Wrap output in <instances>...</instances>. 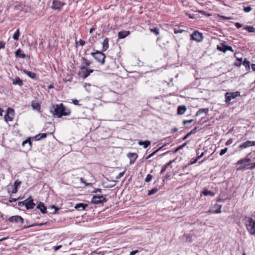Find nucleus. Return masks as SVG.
<instances>
[{
    "instance_id": "c03bdc74",
    "label": "nucleus",
    "mask_w": 255,
    "mask_h": 255,
    "mask_svg": "<svg viewBox=\"0 0 255 255\" xmlns=\"http://www.w3.org/2000/svg\"><path fill=\"white\" fill-rule=\"evenodd\" d=\"M194 121L193 119L189 120H186L183 121V124L186 125V124H190L192 123Z\"/></svg>"
},
{
    "instance_id": "423d86ee",
    "label": "nucleus",
    "mask_w": 255,
    "mask_h": 255,
    "mask_svg": "<svg viewBox=\"0 0 255 255\" xmlns=\"http://www.w3.org/2000/svg\"><path fill=\"white\" fill-rule=\"evenodd\" d=\"M14 117V110L10 108H8L6 110V114L4 116V121L6 122H11L13 120Z\"/></svg>"
},
{
    "instance_id": "4468645a",
    "label": "nucleus",
    "mask_w": 255,
    "mask_h": 255,
    "mask_svg": "<svg viewBox=\"0 0 255 255\" xmlns=\"http://www.w3.org/2000/svg\"><path fill=\"white\" fill-rule=\"evenodd\" d=\"M255 168V162L250 164L245 165L237 168V170H253Z\"/></svg>"
},
{
    "instance_id": "69168bd1",
    "label": "nucleus",
    "mask_w": 255,
    "mask_h": 255,
    "mask_svg": "<svg viewBox=\"0 0 255 255\" xmlns=\"http://www.w3.org/2000/svg\"><path fill=\"white\" fill-rule=\"evenodd\" d=\"M17 189L16 188V187H14L13 188L12 190L11 191V192H12V193H16V192H17Z\"/></svg>"
},
{
    "instance_id": "7ed1b4c3",
    "label": "nucleus",
    "mask_w": 255,
    "mask_h": 255,
    "mask_svg": "<svg viewBox=\"0 0 255 255\" xmlns=\"http://www.w3.org/2000/svg\"><path fill=\"white\" fill-rule=\"evenodd\" d=\"M245 225L249 233L251 235H255V220L252 218H248Z\"/></svg>"
},
{
    "instance_id": "09e8293b",
    "label": "nucleus",
    "mask_w": 255,
    "mask_h": 255,
    "mask_svg": "<svg viewBox=\"0 0 255 255\" xmlns=\"http://www.w3.org/2000/svg\"><path fill=\"white\" fill-rule=\"evenodd\" d=\"M175 161V160L173 159V160H171L170 161H169V162H168L167 163H166V164H165V165L166 166V167L168 168V167H169L172 163H173Z\"/></svg>"
},
{
    "instance_id": "412c9836",
    "label": "nucleus",
    "mask_w": 255,
    "mask_h": 255,
    "mask_svg": "<svg viewBox=\"0 0 255 255\" xmlns=\"http://www.w3.org/2000/svg\"><path fill=\"white\" fill-rule=\"evenodd\" d=\"M239 53H235V57H236L237 62L234 63V65L236 66L237 67H240L242 63V58H238L236 56L237 55L239 54Z\"/></svg>"
},
{
    "instance_id": "c9c22d12",
    "label": "nucleus",
    "mask_w": 255,
    "mask_h": 255,
    "mask_svg": "<svg viewBox=\"0 0 255 255\" xmlns=\"http://www.w3.org/2000/svg\"><path fill=\"white\" fill-rule=\"evenodd\" d=\"M128 157L130 158V164H131V159L133 158V161H134L137 158V155L135 153H129V155L128 156ZM133 162L134 161H133Z\"/></svg>"
},
{
    "instance_id": "f8f14e48",
    "label": "nucleus",
    "mask_w": 255,
    "mask_h": 255,
    "mask_svg": "<svg viewBox=\"0 0 255 255\" xmlns=\"http://www.w3.org/2000/svg\"><path fill=\"white\" fill-rule=\"evenodd\" d=\"M255 146V141H252L250 140H248L245 142L241 144L239 146V148L243 149L246 148L250 146Z\"/></svg>"
},
{
    "instance_id": "13d9d810",
    "label": "nucleus",
    "mask_w": 255,
    "mask_h": 255,
    "mask_svg": "<svg viewBox=\"0 0 255 255\" xmlns=\"http://www.w3.org/2000/svg\"><path fill=\"white\" fill-rule=\"evenodd\" d=\"M138 252V250H134V251H131L130 254H129V255H134L135 254H136V253H137Z\"/></svg>"
},
{
    "instance_id": "20e7f679",
    "label": "nucleus",
    "mask_w": 255,
    "mask_h": 255,
    "mask_svg": "<svg viewBox=\"0 0 255 255\" xmlns=\"http://www.w3.org/2000/svg\"><path fill=\"white\" fill-rule=\"evenodd\" d=\"M81 71L79 75L83 79H86L91 73L93 72V70L88 68L85 66H81L80 67Z\"/></svg>"
},
{
    "instance_id": "f3484780",
    "label": "nucleus",
    "mask_w": 255,
    "mask_h": 255,
    "mask_svg": "<svg viewBox=\"0 0 255 255\" xmlns=\"http://www.w3.org/2000/svg\"><path fill=\"white\" fill-rule=\"evenodd\" d=\"M130 34L129 31H121L118 33V38L119 39L125 38Z\"/></svg>"
},
{
    "instance_id": "6ab92c4d",
    "label": "nucleus",
    "mask_w": 255,
    "mask_h": 255,
    "mask_svg": "<svg viewBox=\"0 0 255 255\" xmlns=\"http://www.w3.org/2000/svg\"><path fill=\"white\" fill-rule=\"evenodd\" d=\"M37 208L39 209L42 213H45L47 209L46 207L42 202H40L37 206Z\"/></svg>"
},
{
    "instance_id": "aec40b11",
    "label": "nucleus",
    "mask_w": 255,
    "mask_h": 255,
    "mask_svg": "<svg viewBox=\"0 0 255 255\" xmlns=\"http://www.w3.org/2000/svg\"><path fill=\"white\" fill-rule=\"evenodd\" d=\"M109 39L106 38L102 43V51H106L109 48Z\"/></svg>"
},
{
    "instance_id": "052dcab7",
    "label": "nucleus",
    "mask_w": 255,
    "mask_h": 255,
    "mask_svg": "<svg viewBox=\"0 0 255 255\" xmlns=\"http://www.w3.org/2000/svg\"><path fill=\"white\" fill-rule=\"evenodd\" d=\"M40 135V136L41 137L42 139L44 138L47 136V133H39Z\"/></svg>"
},
{
    "instance_id": "2eb2a0df",
    "label": "nucleus",
    "mask_w": 255,
    "mask_h": 255,
    "mask_svg": "<svg viewBox=\"0 0 255 255\" xmlns=\"http://www.w3.org/2000/svg\"><path fill=\"white\" fill-rule=\"evenodd\" d=\"M21 71L22 73H23L24 74L27 75L30 78L32 79H37L36 75L35 73H34L33 72L28 71L27 70H26L25 69H22Z\"/></svg>"
},
{
    "instance_id": "f03ea898",
    "label": "nucleus",
    "mask_w": 255,
    "mask_h": 255,
    "mask_svg": "<svg viewBox=\"0 0 255 255\" xmlns=\"http://www.w3.org/2000/svg\"><path fill=\"white\" fill-rule=\"evenodd\" d=\"M91 55L94 58L101 64H104L105 62L106 55L103 51L96 50L95 52H91Z\"/></svg>"
},
{
    "instance_id": "393cba45",
    "label": "nucleus",
    "mask_w": 255,
    "mask_h": 255,
    "mask_svg": "<svg viewBox=\"0 0 255 255\" xmlns=\"http://www.w3.org/2000/svg\"><path fill=\"white\" fill-rule=\"evenodd\" d=\"M209 112L208 108L200 109L196 113V116H199L202 113L207 114Z\"/></svg>"
},
{
    "instance_id": "72a5a7b5",
    "label": "nucleus",
    "mask_w": 255,
    "mask_h": 255,
    "mask_svg": "<svg viewBox=\"0 0 255 255\" xmlns=\"http://www.w3.org/2000/svg\"><path fill=\"white\" fill-rule=\"evenodd\" d=\"M82 62L83 64H84L86 66H89L91 64V62L89 60H88L86 58L82 57Z\"/></svg>"
},
{
    "instance_id": "ea45409f",
    "label": "nucleus",
    "mask_w": 255,
    "mask_h": 255,
    "mask_svg": "<svg viewBox=\"0 0 255 255\" xmlns=\"http://www.w3.org/2000/svg\"><path fill=\"white\" fill-rule=\"evenodd\" d=\"M228 148H225L224 149H222L220 152V155L221 156L225 154V153L227 151Z\"/></svg>"
},
{
    "instance_id": "58836bf2",
    "label": "nucleus",
    "mask_w": 255,
    "mask_h": 255,
    "mask_svg": "<svg viewBox=\"0 0 255 255\" xmlns=\"http://www.w3.org/2000/svg\"><path fill=\"white\" fill-rule=\"evenodd\" d=\"M186 145V143H183L182 145L178 146L177 148L175 149V150L173 151V153H176L178 151H179L180 149H182Z\"/></svg>"
},
{
    "instance_id": "0eeeda50",
    "label": "nucleus",
    "mask_w": 255,
    "mask_h": 255,
    "mask_svg": "<svg viewBox=\"0 0 255 255\" xmlns=\"http://www.w3.org/2000/svg\"><path fill=\"white\" fill-rule=\"evenodd\" d=\"M106 201L107 199L103 195L94 196L91 199V202L95 204L103 203Z\"/></svg>"
},
{
    "instance_id": "1a4fd4ad",
    "label": "nucleus",
    "mask_w": 255,
    "mask_h": 255,
    "mask_svg": "<svg viewBox=\"0 0 255 255\" xmlns=\"http://www.w3.org/2000/svg\"><path fill=\"white\" fill-rule=\"evenodd\" d=\"M190 36L191 39L197 42H201L203 40L202 34L198 31H194Z\"/></svg>"
},
{
    "instance_id": "0e129e2a",
    "label": "nucleus",
    "mask_w": 255,
    "mask_h": 255,
    "mask_svg": "<svg viewBox=\"0 0 255 255\" xmlns=\"http://www.w3.org/2000/svg\"><path fill=\"white\" fill-rule=\"evenodd\" d=\"M20 182L18 183L17 182L15 181L14 184V187H16V188L17 189L18 186L20 185Z\"/></svg>"
},
{
    "instance_id": "ddd939ff",
    "label": "nucleus",
    "mask_w": 255,
    "mask_h": 255,
    "mask_svg": "<svg viewBox=\"0 0 255 255\" xmlns=\"http://www.w3.org/2000/svg\"><path fill=\"white\" fill-rule=\"evenodd\" d=\"M218 207V210H209L207 211H206L205 213L207 214H219L222 212L221 208L222 206L221 205H218L217 204H216L214 205V207Z\"/></svg>"
},
{
    "instance_id": "7c9ffc66",
    "label": "nucleus",
    "mask_w": 255,
    "mask_h": 255,
    "mask_svg": "<svg viewBox=\"0 0 255 255\" xmlns=\"http://www.w3.org/2000/svg\"><path fill=\"white\" fill-rule=\"evenodd\" d=\"M20 35V32L18 29L16 30V31L14 32V33L13 35V38L15 40H17L19 39V37Z\"/></svg>"
},
{
    "instance_id": "f704fd0d",
    "label": "nucleus",
    "mask_w": 255,
    "mask_h": 255,
    "mask_svg": "<svg viewBox=\"0 0 255 255\" xmlns=\"http://www.w3.org/2000/svg\"><path fill=\"white\" fill-rule=\"evenodd\" d=\"M157 191H158V189L156 188H153L151 190L148 191L147 195L148 196L152 195L156 193Z\"/></svg>"
},
{
    "instance_id": "5701e85b",
    "label": "nucleus",
    "mask_w": 255,
    "mask_h": 255,
    "mask_svg": "<svg viewBox=\"0 0 255 255\" xmlns=\"http://www.w3.org/2000/svg\"><path fill=\"white\" fill-rule=\"evenodd\" d=\"M12 84L18 85L21 87L23 85V82L19 77H17L15 79H13Z\"/></svg>"
},
{
    "instance_id": "bb28decb",
    "label": "nucleus",
    "mask_w": 255,
    "mask_h": 255,
    "mask_svg": "<svg viewBox=\"0 0 255 255\" xmlns=\"http://www.w3.org/2000/svg\"><path fill=\"white\" fill-rule=\"evenodd\" d=\"M244 29L247 30L249 32H255V28L252 26L246 25L244 27Z\"/></svg>"
},
{
    "instance_id": "a19ab883",
    "label": "nucleus",
    "mask_w": 255,
    "mask_h": 255,
    "mask_svg": "<svg viewBox=\"0 0 255 255\" xmlns=\"http://www.w3.org/2000/svg\"><path fill=\"white\" fill-rule=\"evenodd\" d=\"M5 42L0 41V49L5 48Z\"/></svg>"
},
{
    "instance_id": "f257e3e1",
    "label": "nucleus",
    "mask_w": 255,
    "mask_h": 255,
    "mask_svg": "<svg viewBox=\"0 0 255 255\" xmlns=\"http://www.w3.org/2000/svg\"><path fill=\"white\" fill-rule=\"evenodd\" d=\"M53 111L51 110V112L58 118L69 116L71 113L70 110L66 109L62 103L53 105Z\"/></svg>"
},
{
    "instance_id": "6e6552de",
    "label": "nucleus",
    "mask_w": 255,
    "mask_h": 255,
    "mask_svg": "<svg viewBox=\"0 0 255 255\" xmlns=\"http://www.w3.org/2000/svg\"><path fill=\"white\" fill-rule=\"evenodd\" d=\"M64 4V2L59 0H53L51 8L53 9L60 10Z\"/></svg>"
},
{
    "instance_id": "4be33fe9",
    "label": "nucleus",
    "mask_w": 255,
    "mask_h": 255,
    "mask_svg": "<svg viewBox=\"0 0 255 255\" xmlns=\"http://www.w3.org/2000/svg\"><path fill=\"white\" fill-rule=\"evenodd\" d=\"M21 50L20 49H17L15 52V57H18V58H26V55L24 53H21Z\"/></svg>"
},
{
    "instance_id": "4c0bfd02",
    "label": "nucleus",
    "mask_w": 255,
    "mask_h": 255,
    "mask_svg": "<svg viewBox=\"0 0 255 255\" xmlns=\"http://www.w3.org/2000/svg\"><path fill=\"white\" fill-rule=\"evenodd\" d=\"M152 178H153V176L151 174H147L145 179V182H150L152 179Z\"/></svg>"
},
{
    "instance_id": "680f3d73",
    "label": "nucleus",
    "mask_w": 255,
    "mask_h": 255,
    "mask_svg": "<svg viewBox=\"0 0 255 255\" xmlns=\"http://www.w3.org/2000/svg\"><path fill=\"white\" fill-rule=\"evenodd\" d=\"M124 173H125L124 172L120 173L117 177V178L119 179V178H120L121 177H122V176H123L124 175Z\"/></svg>"
},
{
    "instance_id": "49530a36",
    "label": "nucleus",
    "mask_w": 255,
    "mask_h": 255,
    "mask_svg": "<svg viewBox=\"0 0 255 255\" xmlns=\"http://www.w3.org/2000/svg\"><path fill=\"white\" fill-rule=\"evenodd\" d=\"M197 128L195 127L194 128H193L192 130H191L189 133L190 134H195L197 132Z\"/></svg>"
},
{
    "instance_id": "a18cd8bd",
    "label": "nucleus",
    "mask_w": 255,
    "mask_h": 255,
    "mask_svg": "<svg viewBox=\"0 0 255 255\" xmlns=\"http://www.w3.org/2000/svg\"><path fill=\"white\" fill-rule=\"evenodd\" d=\"M34 138L35 140H39L42 139L41 137L40 136V134H38L35 135L34 137Z\"/></svg>"
},
{
    "instance_id": "5fc2aeb1",
    "label": "nucleus",
    "mask_w": 255,
    "mask_h": 255,
    "mask_svg": "<svg viewBox=\"0 0 255 255\" xmlns=\"http://www.w3.org/2000/svg\"><path fill=\"white\" fill-rule=\"evenodd\" d=\"M183 31H184V30L181 29H174V33L176 34L178 33H182Z\"/></svg>"
},
{
    "instance_id": "9b49d317",
    "label": "nucleus",
    "mask_w": 255,
    "mask_h": 255,
    "mask_svg": "<svg viewBox=\"0 0 255 255\" xmlns=\"http://www.w3.org/2000/svg\"><path fill=\"white\" fill-rule=\"evenodd\" d=\"M8 221L9 222L12 223H19L21 222V223H23V219L19 216H13L9 217L8 219Z\"/></svg>"
},
{
    "instance_id": "e2e57ef3",
    "label": "nucleus",
    "mask_w": 255,
    "mask_h": 255,
    "mask_svg": "<svg viewBox=\"0 0 255 255\" xmlns=\"http://www.w3.org/2000/svg\"><path fill=\"white\" fill-rule=\"evenodd\" d=\"M191 135L190 133L189 132L183 138V140H185V139H186L188 137H189V136Z\"/></svg>"
},
{
    "instance_id": "39448f33",
    "label": "nucleus",
    "mask_w": 255,
    "mask_h": 255,
    "mask_svg": "<svg viewBox=\"0 0 255 255\" xmlns=\"http://www.w3.org/2000/svg\"><path fill=\"white\" fill-rule=\"evenodd\" d=\"M240 95V92L239 91L232 92V93H229L227 92L225 94V102L227 103H230V101L232 99H234L236 98L237 97L239 96Z\"/></svg>"
},
{
    "instance_id": "c756f323",
    "label": "nucleus",
    "mask_w": 255,
    "mask_h": 255,
    "mask_svg": "<svg viewBox=\"0 0 255 255\" xmlns=\"http://www.w3.org/2000/svg\"><path fill=\"white\" fill-rule=\"evenodd\" d=\"M203 193L205 196H210L212 197H213L215 196V193L214 192H213L211 191L207 190H205L203 192Z\"/></svg>"
},
{
    "instance_id": "bf43d9fd",
    "label": "nucleus",
    "mask_w": 255,
    "mask_h": 255,
    "mask_svg": "<svg viewBox=\"0 0 255 255\" xmlns=\"http://www.w3.org/2000/svg\"><path fill=\"white\" fill-rule=\"evenodd\" d=\"M25 200L23 201H22V202H19L18 203V206H25Z\"/></svg>"
},
{
    "instance_id": "a211bd4d",
    "label": "nucleus",
    "mask_w": 255,
    "mask_h": 255,
    "mask_svg": "<svg viewBox=\"0 0 255 255\" xmlns=\"http://www.w3.org/2000/svg\"><path fill=\"white\" fill-rule=\"evenodd\" d=\"M187 108L185 106H179L177 108V114L179 115H183L186 112Z\"/></svg>"
},
{
    "instance_id": "6e6d98bb",
    "label": "nucleus",
    "mask_w": 255,
    "mask_h": 255,
    "mask_svg": "<svg viewBox=\"0 0 255 255\" xmlns=\"http://www.w3.org/2000/svg\"><path fill=\"white\" fill-rule=\"evenodd\" d=\"M235 25L236 26V27L238 28H240L242 27V24L239 22L236 23Z\"/></svg>"
},
{
    "instance_id": "2f4dec72",
    "label": "nucleus",
    "mask_w": 255,
    "mask_h": 255,
    "mask_svg": "<svg viewBox=\"0 0 255 255\" xmlns=\"http://www.w3.org/2000/svg\"><path fill=\"white\" fill-rule=\"evenodd\" d=\"M31 106L34 110H39L40 109V106L37 103H32Z\"/></svg>"
},
{
    "instance_id": "338daca9",
    "label": "nucleus",
    "mask_w": 255,
    "mask_h": 255,
    "mask_svg": "<svg viewBox=\"0 0 255 255\" xmlns=\"http://www.w3.org/2000/svg\"><path fill=\"white\" fill-rule=\"evenodd\" d=\"M16 200V199L10 198L9 200V202H15Z\"/></svg>"
},
{
    "instance_id": "9d476101",
    "label": "nucleus",
    "mask_w": 255,
    "mask_h": 255,
    "mask_svg": "<svg viewBox=\"0 0 255 255\" xmlns=\"http://www.w3.org/2000/svg\"><path fill=\"white\" fill-rule=\"evenodd\" d=\"M25 206L26 209H32L34 208L35 204L33 202L31 196H30L28 198L25 199Z\"/></svg>"
},
{
    "instance_id": "37998d69",
    "label": "nucleus",
    "mask_w": 255,
    "mask_h": 255,
    "mask_svg": "<svg viewBox=\"0 0 255 255\" xmlns=\"http://www.w3.org/2000/svg\"><path fill=\"white\" fill-rule=\"evenodd\" d=\"M51 208L54 209V211L52 213H55L56 212V211H57L59 209V208L58 207L55 206V205L51 206Z\"/></svg>"
},
{
    "instance_id": "de8ad7c7",
    "label": "nucleus",
    "mask_w": 255,
    "mask_h": 255,
    "mask_svg": "<svg viewBox=\"0 0 255 255\" xmlns=\"http://www.w3.org/2000/svg\"><path fill=\"white\" fill-rule=\"evenodd\" d=\"M167 168V167H166L165 165L163 166L160 171V174H163L166 171Z\"/></svg>"
},
{
    "instance_id": "473e14b6",
    "label": "nucleus",
    "mask_w": 255,
    "mask_h": 255,
    "mask_svg": "<svg viewBox=\"0 0 255 255\" xmlns=\"http://www.w3.org/2000/svg\"><path fill=\"white\" fill-rule=\"evenodd\" d=\"M150 30L151 32L154 33L156 35H157L159 34V29L157 27L150 28Z\"/></svg>"
},
{
    "instance_id": "774afa93",
    "label": "nucleus",
    "mask_w": 255,
    "mask_h": 255,
    "mask_svg": "<svg viewBox=\"0 0 255 255\" xmlns=\"http://www.w3.org/2000/svg\"><path fill=\"white\" fill-rule=\"evenodd\" d=\"M252 69L253 71H255V64L252 65Z\"/></svg>"
},
{
    "instance_id": "4d7b16f0",
    "label": "nucleus",
    "mask_w": 255,
    "mask_h": 255,
    "mask_svg": "<svg viewBox=\"0 0 255 255\" xmlns=\"http://www.w3.org/2000/svg\"><path fill=\"white\" fill-rule=\"evenodd\" d=\"M85 44V42L84 40H81L80 39L79 40V45H81V46H84Z\"/></svg>"
},
{
    "instance_id": "864d4df0",
    "label": "nucleus",
    "mask_w": 255,
    "mask_h": 255,
    "mask_svg": "<svg viewBox=\"0 0 255 255\" xmlns=\"http://www.w3.org/2000/svg\"><path fill=\"white\" fill-rule=\"evenodd\" d=\"M226 51L227 50L231 51L232 52H234V50L233 49L232 47L230 46L226 45Z\"/></svg>"
},
{
    "instance_id": "cd10ccee",
    "label": "nucleus",
    "mask_w": 255,
    "mask_h": 255,
    "mask_svg": "<svg viewBox=\"0 0 255 255\" xmlns=\"http://www.w3.org/2000/svg\"><path fill=\"white\" fill-rule=\"evenodd\" d=\"M217 49L220 51H222L224 53H225L226 52V45L222 44L221 46L218 45Z\"/></svg>"
},
{
    "instance_id": "603ef678",
    "label": "nucleus",
    "mask_w": 255,
    "mask_h": 255,
    "mask_svg": "<svg viewBox=\"0 0 255 255\" xmlns=\"http://www.w3.org/2000/svg\"><path fill=\"white\" fill-rule=\"evenodd\" d=\"M232 142H233V140H232V139L230 138L227 141V142H226V145H229L231 144L232 143Z\"/></svg>"
},
{
    "instance_id": "c85d7f7f",
    "label": "nucleus",
    "mask_w": 255,
    "mask_h": 255,
    "mask_svg": "<svg viewBox=\"0 0 255 255\" xmlns=\"http://www.w3.org/2000/svg\"><path fill=\"white\" fill-rule=\"evenodd\" d=\"M164 146V145H163L162 146L159 147V148H158L157 150H155L154 151H153L152 153H151L150 154L148 155L146 159H149L150 158H151V157H152L153 156H154L155 154H156V153L159 151V150H160Z\"/></svg>"
},
{
    "instance_id": "8fccbe9b",
    "label": "nucleus",
    "mask_w": 255,
    "mask_h": 255,
    "mask_svg": "<svg viewBox=\"0 0 255 255\" xmlns=\"http://www.w3.org/2000/svg\"><path fill=\"white\" fill-rule=\"evenodd\" d=\"M61 248H62V245H59L57 246L54 247L53 249H54V251L55 252H56V251H58V250H59L60 249H61Z\"/></svg>"
},
{
    "instance_id": "3c124183",
    "label": "nucleus",
    "mask_w": 255,
    "mask_h": 255,
    "mask_svg": "<svg viewBox=\"0 0 255 255\" xmlns=\"http://www.w3.org/2000/svg\"><path fill=\"white\" fill-rule=\"evenodd\" d=\"M72 103L75 105H81L79 104V101L77 99H72Z\"/></svg>"
},
{
    "instance_id": "dca6fc26",
    "label": "nucleus",
    "mask_w": 255,
    "mask_h": 255,
    "mask_svg": "<svg viewBox=\"0 0 255 255\" xmlns=\"http://www.w3.org/2000/svg\"><path fill=\"white\" fill-rule=\"evenodd\" d=\"M88 207V204L82 203H78L75 206V208L79 211H83L85 210Z\"/></svg>"
},
{
    "instance_id": "a878e982",
    "label": "nucleus",
    "mask_w": 255,
    "mask_h": 255,
    "mask_svg": "<svg viewBox=\"0 0 255 255\" xmlns=\"http://www.w3.org/2000/svg\"><path fill=\"white\" fill-rule=\"evenodd\" d=\"M251 159L250 158H248V157H246V158H243V159H241L239 160L236 163V164L237 165H240V164H243V163L249 162L251 161Z\"/></svg>"
},
{
    "instance_id": "b1692460",
    "label": "nucleus",
    "mask_w": 255,
    "mask_h": 255,
    "mask_svg": "<svg viewBox=\"0 0 255 255\" xmlns=\"http://www.w3.org/2000/svg\"><path fill=\"white\" fill-rule=\"evenodd\" d=\"M138 144L139 145H142L143 148H147L149 145L151 144V142L149 140H145V141H140L138 142Z\"/></svg>"
},
{
    "instance_id": "e433bc0d",
    "label": "nucleus",
    "mask_w": 255,
    "mask_h": 255,
    "mask_svg": "<svg viewBox=\"0 0 255 255\" xmlns=\"http://www.w3.org/2000/svg\"><path fill=\"white\" fill-rule=\"evenodd\" d=\"M244 66L247 69H249L250 67V62L245 59L243 62Z\"/></svg>"
},
{
    "instance_id": "79ce46f5",
    "label": "nucleus",
    "mask_w": 255,
    "mask_h": 255,
    "mask_svg": "<svg viewBox=\"0 0 255 255\" xmlns=\"http://www.w3.org/2000/svg\"><path fill=\"white\" fill-rule=\"evenodd\" d=\"M244 10L246 12H249L252 10V8L251 6H247L244 7Z\"/></svg>"
}]
</instances>
